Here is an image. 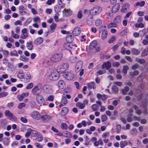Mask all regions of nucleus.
Segmentation results:
<instances>
[{"label": "nucleus", "instance_id": "13d9d810", "mask_svg": "<svg viewBox=\"0 0 148 148\" xmlns=\"http://www.w3.org/2000/svg\"><path fill=\"white\" fill-rule=\"evenodd\" d=\"M144 25L142 23H136L135 24V27L137 28H143L144 27Z\"/></svg>", "mask_w": 148, "mask_h": 148}, {"label": "nucleus", "instance_id": "39448f33", "mask_svg": "<svg viewBox=\"0 0 148 148\" xmlns=\"http://www.w3.org/2000/svg\"><path fill=\"white\" fill-rule=\"evenodd\" d=\"M69 65L66 63H64L59 65L57 68V70L60 73H62L66 71L68 68Z\"/></svg>", "mask_w": 148, "mask_h": 148}, {"label": "nucleus", "instance_id": "393cba45", "mask_svg": "<svg viewBox=\"0 0 148 148\" xmlns=\"http://www.w3.org/2000/svg\"><path fill=\"white\" fill-rule=\"evenodd\" d=\"M108 33V31L106 30H104L102 32L101 35V38L102 39L104 40L106 38Z\"/></svg>", "mask_w": 148, "mask_h": 148}, {"label": "nucleus", "instance_id": "2f4dec72", "mask_svg": "<svg viewBox=\"0 0 148 148\" xmlns=\"http://www.w3.org/2000/svg\"><path fill=\"white\" fill-rule=\"evenodd\" d=\"M68 111V110L66 107H64L62 108L61 114L62 115H64L66 114Z\"/></svg>", "mask_w": 148, "mask_h": 148}, {"label": "nucleus", "instance_id": "dca6fc26", "mask_svg": "<svg viewBox=\"0 0 148 148\" xmlns=\"http://www.w3.org/2000/svg\"><path fill=\"white\" fill-rule=\"evenodd\" d=\"M111 67L110 62L109 61L104 62L102 65V68L103 69L105 68L106 70L108 69Z\"/></svg>", "mask_w": 148, "mask_h": 148}, {"label": "nucleus", "instance_id": "f257e3e1", "mask_svg": "<svg viewBox=\"0 0 148 148\" xmlns=\"http://www.w3.org/2000/svg\"><path fill=\"white\" fill-rule=\"evenodd\" d=\"M47 75L49 79L53 81L57 80L59 77V75L58 72H54L52 70H48Z\"/></svg>", "mask_w": 148, "mask_h": 148}, {"label": "nucleus", "instance_id": "0e129e2a", "mask_svg": "<svg viewBox=\"0 0 148 148\" xmlns=\"http://www.w3.org/2000/svg\"><path fill=\"white\" fill-rule=\"evenodd\" d=\"M136 60L137 62H139L141 64H142L145 62V60L143 59H139L136 58Z\"/></svg>", "mask_w": 148, "mask_h": 148}, {"label": "nucleus", "instance_id": "bf43d9fd", "mask_svg": "<svg viewBox=\"0 0 148 148\" xmlns=\"http://www.w3.org/2000/svg\"><path fill=\"white\" fill-rule=\"evenodd\" d=\"M112 91L115 93L117 92L118 91L117 87L116 86H113L112 88Z\"/></svg>", "mask_w": 148, "mask_h": 148}, {"label": "nucleus", "instance_id": "37998d69", "mask_svg": "<svg viewBox=\"0 0 148 148\" xmlns=\"http://www.w3.org/2000/svg\"><path fill=\"white\" fill-rule=\"evenodd\" d=\"M20 60L25 62H27L29 60L28 59L24 56H21L20 57Z\"/></svg>", "mask_w": 148, "mask_h": 148}, {"label": "nucleus", "instance_id": "69168bd1", "mask_svg": "<svg viewBox=\"0 0 148 148\" xmlns=\"http://www.w3.org/2000/svg\"><path fill=\"white\" fill-rule=\"evenodd\" d=\"M93 22V20L90 18H88L87 20V23L89 25H91L92 24Z\"/></svg>", "mask_w": 148, "mask_h": 148}, {"label": "nucleus", "instance_id": "864d4df0", "mask_svg": "<svg viewBox=\"0 0 148 148\" xmlns=\"http://www.w3.org/2000/svg\"><path fill=\"white\" fill-rule=\"evenodd\" d=\"M56 27V24L55 23H53L50 26V29L52 31H54Z\"/></svg>", "mask_w": 148, "mask_h": 148}, {"label": "nucleus", "instance_id": "1a4fd4ad", "mask_svg": "<svg viewBox=\"0 0 148 148\" xmlns=\"http://www.w3.org/2000/svg\"><path fill=\"white\" fill-rule=\"evenodd\" d=\"M32 93L37 95L40 93L41 91V88L39 85L36 86L32 90Z\"/></svg>", "mask_w": 148, "mask_h": 148}, {"label": "nucleus", "instance_id": "423d86ee", "mask_svg": "<svg viewBox=\"0 0 148 148\" xmlns=\"http://www.w3.org/2000/svg\"><path fill=\"white\" fill-rule=\"evenodd\" d=\"M5 114L6 116H8L10 118V119L12 120L16 121L17 118L13 115V114L9 110H6L5 111L4 113Z\"/></svg>", "mask_w": 148, "mask_h": 148}, {"label": "nucleus", "instance_id": "8fccbe9b", "mask_svg": "<svg viewBox=\"0 0 148 148\" xmlns=\"http://www.w3.org/2000/svg\"><path fill=\"white\" fill-rule=\"evenodd\" d=\"M8 93L5 92H2L0 93V98L6 97L8 95Z\"/></svg>", "mask_w": 148, "mask_h": 148}, {"label": "nucleus", "instance_id": "2eb2a0df", "mask_svg": "<svg viewBox=\"0 0 148 148\" xmlns=\"http://www.w3.org/2000/svg\"><path fill=\"white\" fill-rule=\"evenodd\" d=\"M42 121L45 122H48L51 119V117L47 114H45L41 116V118Z\"/></svg>", "mask_w": 148, "mask_h": 148}, {"label": "nucleus", "instance_id": "e433bc0d", "mask_svg": "<svg viewBox=\"0 0 148 148\" xmlns=\"http://www.w3.org/2000/svg\"><path fill=\"white\" fill-rule=\"evenodd\" d=\"M129 67L127 65H124L123 67L122 72L125 74L126 75L127 73V71L129 69Z\"/></svg>", "mask_w": 148, "mask_h": 148}, {"label": "nucleus", "instance_id": "680f3d73", "mask_svg": "<svg viewBox=\"0 0 148 148\" xmlns=\"http://www.w3.org/2000/svg\"><path fill=\"white\" fill-rule=\"evenodd\" d=\"M82 12L81 10H79L77 14V17L79 19L81 18L82 17Z\"/></svg>", "mask_w": 148, "mask_h": 148}, {"label": "nucleus", "instance_id": "7c9ffc66", "mask_svg": "<svg viewBox=\"0 0 148 148\" xmlns=\"http://www.w3.org/2000/svg\"><path fill=\"white\" fill-rule=\"evenodd\" d=\"M30 131L31 135L32 136L34 137L36 136L39 134L38 132L35 130L30 129Z\"/></svg>", "mask_w": 148, "mask_h": 148}, {"label": "nucleus", "instance_id": "b1692460", "mask_svg": "<svg viewBox=\"0 0 148 148\" xmlns=\"http://www.w3.org/2000/svg\"><path fill=\"white\" fill-rule=\"evenodd\" d=\"M19 13L22 15H23L25 13V8L23 5H20L19 7Z\"/></svg>", "mask_w": 148, "mask_h": 148}, {"label": "nucleus", "instance_id": "9b49d317", "mask_svg": "<svg viewBox=\"0 0 148 148\" xmlns=\"http://www.w3.org/2000/svg\"><path fill=\"white\" fill-rule=\"evenodd\" d=\"M31 116L34 119L38 120L41 118V116L37 111H33L31 113Z\"/></svg>", "mask_w": 148, "mask_h": 148}, {"label": "nucleus", "instance_id": "412c9836", "mask_svg": "<svg viewBox=\"0 0 148 148\" xmlns=\"http://www.w3.org/2000/svg\"><path fill=\"white\" fill-rule=\"evenodd\" d=\"M67 101L66 97H63L61 99V104L59 105V106L61 107L65 106L67 103Z\"/></svg>", "mask_w": 148, "mask_h": 148}, {"label": "nucleus", "instance_id": "6e6552de", "mask_svg": "<svg viewBox=\"0 0 148 148\" xmlns=\"http://www.w3.org/2000/svg\"><path fill=\"white\" fill-rule=\"evenodd\" d=\"M27 30V28H24L21 30V34L20 36V38L22 39H26L28 37Z\"/></svg>", "mask_w": 148, "mask_h": 148}, {"label": "nucleus", "instance_id": "a211bd4d", "mask_svg": "<svg viewBox=\"0 0 148 148\" xmlns=\"http://www.w3.org/2000/svg\"><path fill=\"white\" fill-rule=\"evenodd\" d=\"M58 87L59 89H64L65 87V84L63 81L60 80L58 81Z\"/></svg>", "mask_w": 148, "mask_h": 148}, {"label": "nucleus", "instance_id": "ddd939ff", "mask_svg": "<svg viewBox=\"0 0 148 148\" xmlns=\"http://www.w3.org/2000/svg\"><path fill=\"white\" fill-rule=\"evenodd\" d=\"M88 100L87 99L84 100L83 101V103H78L76 104V106L78 107L80 109H84L85 106L88 104Z\"/></svg>", "mask_w": 148, "mask_h": 148}, {"label": "nucleus", "instance_id": "c9c22d12", "mask_svg": "<svg viewBox=\"0 0 148 148\" xmlns=\"http://www.w3.org/2000/svg\"><path fill=\"white\" fill-rule=\"evenodd\" d=\"M131 51L132 53L135 55H138L140 53V51L139 50L135 48H132Z\"/></svg>", "mask_w": 148, "mask_h": 148}, {"label": "nucleus", "instance_id": "6e6d98bb", "mask_svg": "<svg viewBox=\"0 0 148 148\" xmlns=\"http://www.w3.org/2000/svg\"><path fill=\"white\" fill-rule=\"evenodd\" d=\"M26 104L23 103H21L19 104L18 108L19 109H21L24 107H25V106Z\"/></svg>", "mask_w": 148, "mask_h": 148}, {"label": "nucleus", "instance_id": "a19ab883", "mask_svg": "<svg viewBox=\"0 0 148 148\" xmlns=\"http://www.w3.org/2000/svg\"><path fill=\"white\" fill-rule=\"evenodd\" d=\"M121 21V16H116L114 20V22L115 23H119Z\"/></svg>", "mask_w": 148, "mask_h": 148}, {"label": "nucleus", "instance_id": "de8ad7c7", "mask_svg": "<svg viewBox=\"0 0 148 148\" xmlns=\"http://www.w3.org/2000/svg\"><path fill=\"white\" fill-rule=\"evenodd\" d=\"M61 128L62 130H66L67 128V125L65 123H62L61 124Z\"/></svg>", "mask_w": 148, "mask_h": 148}, {"label": "nucleus", "instance_id": "f704fd0d", "mask_svg": "<svg viewBox=\"0 0 148 148\" xmlns=\"http://www.w3.org/2000/svg\"><path fill=\"white\" fill-rule=\"evenodd\" d=\"M128 145V143L126 141H121L120 143V146L121 148H123Z\"/></svg>", "mask_w": 148, "mask_h": 148}, {"label": "nucleus", "instance_id": "72a5a7b5", "mask_svg": "<svg viewBox=\"0 0 148 148\" xmlns=\"http://www.w3.org/2000/svg\"><path fill=\"white\" fill-rule=\"evenodd\" d=\"M118 26L115 23H110L107 25V27L109 28L112 27H116Z\"/></svg>", "mask_w": 148, "mask_h": 148}, {"label": "nucleus", "instance_id": "052dcab7", "mask_svg": "<svg viewBox=\"0 0 148 148\" xmlns=\"http://www.w3.org/2000/svg\"><path fill=\"white\" fill-rule=\"evenodd\" d=\"M116 37L115 36H112L108 41V43L110 44L113 43L115 40Z\"/></svg>", "mask_w": 148, "mask_h": 148}, {"label": "nucleus", "instance_id": "3c124183", "mask_svg": "<svg viewBox=\"0 0 148 148\" xmlns=\"http://www.w3.org/2000/svg\"><path fill=\"white\" fill-rule=\"evenodd\" d=\"M102 21L101 19H97L95 22V24L96 26H99L102 24Z\"/></svg>", "mask_w": 148, "mask_h": 148}, {"label": "nucleus", "instance_id": "f03ea898", "mask_svg": "<svg viewBox=\"0 0 148 148\" xmlns=\"http://www.w3.org/2000/svg\"><path fill=\"white\" fill-rule=\"evenodd\" d=\"M83 65V62L82 61H79L77 62L75 65V70L76 73L80 72L79 75L82 76L84 73V69H82Z\"/></svg>", "mask_w": 148, "mask_h": 148}, {"label": "nucleus", "instance_id": "f8f14e48", "mask_svg": "<svg viewBox=\"0 0 148 148\" xmlns=\"http://www.w3.org/2000/svg\"><path fill=\"white\" fill-rule=\"evenodd\" d=\"M43 88L44 91L47 93H50L52 92V87L50 85H45Z\"/></svg>", "mask_w": 148, "mask_h": 148}, {"label": "nucleus", "instance_id": "58836bf2", "mask_svg": "<svg viewBox=\"0 0 148 148\" xmlns=\"http://www.w3.org/2000/svg\"><path fill=\"white\" fill-rule=\"evenodd\" d=\"M133 108L136 111V113L138 115H140L141 114V111L140 109H138V107L136 106H134Z\"/></svg>", "mask_w": 148, "mask_h": 148}, {"label": "nucleus", "instance_id": "ea45409f", "mask_svg": "<svg viewBox=\"0 0 148 148\" xmlns=\"http://www.w3.org/2000/svg\"><path fill=\"white\" fill-rule=\"evenodd\" d=\"M129 90V87L127 86H125L124 89L122 90V92L123 94L125 95L127 94V92Z\"/></svg>", "mask_w": 148, "mask_h": 148}, {"label": "nucleus", "instance_id": "4468645a", "mask_svg": "<svg viewBox=\"0 0 148 148\" xmlns=\"http://www.w3.org/2000/svg\"><path fill=\"white\" fill-rule=\"evenodd\" d=\"M81 32V29L79 27H76L73 29L72 33L74 36H77L80 34Z\"/></svg>", "mask_w": 148, "mask_h": 148}, {"label": "nucleus", "instance_id": "6ab92c4d", "mask_svg": "<svg viewBox=\"0 0 148 148\" xmlns=\"http://www.w3.org/2000/svg\"><path fill=\"white\" fill-rule=\"evenodd\" d=\"M51 61L49 59L46 58L44 60L43 63L44 66L48 67L51 65Z\"/></svg>", "mask_w": 148, "mask_h": 148}, {"label": "nucleus", "instance_id": "0eeeda50", "mask_svg": "<svg viewBox=\"0 0 148 148\" xmlns=\"http://www.w3.org/2000/svg\"><path fill=\"white\" fill-rule=\"evenodd\" d=\"M36 100L38 103L41 106L44 105L45 103V99L42 96L40 95H37L36 97Z\"/></svg>", "mask_w": 148, "mask_h": 148}, {"label": "nucleus", "instance_id": "603ef678", "mask_svg": "<svg viewBox=\"0 0 148 148\" xmlns=\"http://www.w3.org/2000/svg\"><path fill=\"white\" fill-rule=\"evenodd\" d=\"M24 74L22 72H19L17 74V77L19 78L23 79L24 77Z\"/></svg>", "mask_w": 148, "mask_h": 148}, {"label": "nucleus", "instance_id": "f3484780", "mask_svg": "<svg viewBox=\"0 0 148 148\" xmlns=\"http://www.w3.org/2000/svg\"><path fill=\"white\" fill-rule=\"evenodd\" d=\"M120 8V5L119 3H116L113 6L112 11L113 13H115L117 12Z\"/></svg>", "mask_w": 148, "mask_h": 148}, {"label": "nucleus", "instance_id": "9d476101", "mask_svg": "<svg viewBox=\"0 0 148 148\" xmlns=\"http://www.w3.org/2000/svg\"><path fill=\"white\" fill-rule=\"evenodd\" d=\"M63 76L64 78L68 80H71L73 78V74L70 72H66L64 73Z\"/></svg>", "mask_w": 148, "mask_h": 148}, {"label": "nucleus", "instance_id": "c756f323", "mask_svg": "<svg viewBox=\"0 0 148 148\" xmlns=\"http://www.w3.org/2000/svg\"><path fill=\"white\" fill-rule=\"evenodd\" d=\"M94 145L95 146H98L99 145H102L103 144V141L101 139H99L97 141L95 142L94 143Z\"/></svg>", "mask_w": 148, "mask_h": 148}, {"label": "nucleus", "instance_id": "e2e57ef3", "mask_svg": "<svg viewBox=\"0 0 148 148\" xmlns=\"http://www.w3.org/2000/svg\"><path fill=\"white\" fill-rule=\"evenodd\" d=\"M26 79H29L32 78V76L31 74L29 72H28L25 75Z\"/></svg>", "mask_w": 148, "mask_h": 148}, {"label": "nucleus", "instance_id": "7ed1b4c3", "mask_svg": "<svg viewBox=\"0 0 148 148\" xmlns=\"http://www.w3.org/2000/svg\"><path fill=\"white\" fill-rule=\"evenodd\" d=\"M102 10V8L101 7L95 6L91 10L90 13L92 15H95L99 14Z\"/></svg>", "mask_w": 148, "mask_h": 148}, {"label": "nucleus", "instance_id": "4be33fe9", "mask_svg": "<svg viewBox=\"0 0 148 148\" xmlns=\"http://www.w3.org/2000/svg\"><path fill=\"white\" fill-rule=\"evenodd\" d=\"M43 41V39L42 38L40 37L36 39L34 41V43L36 45H39L42 43Z\"/></svg>", "mask_w": 148, "mask_h": 148}, {"label": "nucleus", "instance_id": "5fc2aeb1", "mask_svg": "<svg viewBox=\"0 0 148 148\" xmlns=\"http://www.w3.org/2000/svg\"><path fill=\"white\" fill-rule=\"evenodd\" d=\"M107 116L105 114L101 116V120L102 122L106 121L107 119Z\"/></svg>", "mask_w": 148, "mask_h": 148}, {"label": "nucleus", "instance_id": "a878e982", "mask_svg": "<svg viewBox=\"0 0 148 148\" xmlns=\"http://www.w3.org/2000/svg\"><path fill=\"white\" fill-rule=\"evenodd\" d=\"M97 44V43L96 40H94L92 41L90 45V49L92 50L95 48Z\"/></svg>", "mask_w": 148, "mask_h": 148}, {"label": "nucleus", "instance_id": "5701e85b", "mask_svg": "<svg viewBox=\"0 0 148 148\" xmlns=\"http://www.w3.org/2000/svg\"><path fill=\"white\" fill-rule=\"evenodd\" d=\"M88 88L89 89H91L92 88L95 89L96 88V86L95 83L93 82L89 83L87 84Z\"/></svg>", "mask_w": 148, "mask_h": 148}, {"label": "nucleus", "instance_id": "338daca9", "mask_svg": "<svg viewBox=\"0 0 148 148\" xmlns=\"http://www.w3.org/2000/svg\"><path fill=\"white\" fill-rule=\"evenodd\" d=\"M2 53L5 57H7L9 55V52L6 50H4L2 51Z\"/></svg>", "mask_w": 148, "mask_h": 148}, {"label": "nucleus", "instance_id": "20e7f679", "mask_svg": "<svg viewBox=\"0 0 148 148\" xmlns=\"http://www.w3.org/2000/svg\"><path fill=\"white\" fill-rule=\"evenodd\" d=\"M62 57V56L61 54H56L52 56L50 60L53 62H56L60 60Z\"/></svg>", "mask_w": 148, "mask_h": 148}, {"label": "nucleus", "instance_id": "49530a36", "mask_svg": "<svg viewBox=\"0 0 148 148\" xmlns=\"http://www.w3.org/2000/svg\"><path fill=\"white\" fill-rule=\"evenodd\" d=\"M58 3L60 8H63L65 7V5L62 3V0H58Z\"/></svg>", "mask_w": 148, "mask_h": 148}, {"label": "nucleus", "instance_id": "79ce46f5", "mask_svg": "<svg viewBox=\"0 0 148 148\" xmlns=\"http://www.w3.org/2000/svg\"><path fill=\"white\" fill-rule=\"evenodd\" d=\"M10 142L9 139L7 138H5L3 140V143L4 145H8Z\"/></svg>", "mask_w": 148, "mask_h": 148}, {"label": "nucleus", "instance_id": "4d7b16f0", "mask_svg": "<svg viewBox=\"0 0 148 148\" xmlns=\"http://www.w3.org/2000/svg\"><path fill=\"white\" fill-rule=\"evenodd\" d=\"M33 20L34 22H40V19L38 16H36L33 18Z\"/></svg>", "mask_w": 148, "mask_h": 148}, {"label": "nucleus", "instance_id": "774afa93", "mask_svg": "<svg viewBox=\"0 0 148 148\" xmlns=\"http://www.w3.org/2000/svg\"><path fill=\"white\" fill-rule=\"evenodd\" d=\"M109 135V132H106L102 134V136L104 138H106Z\"/></svg>", "mask_w": 148, "mask_h": 148}, {"label": "nucleus", "instance_id": "473e14b6", "mask_svg": "<svg viewBox=\"0 0 148 148\" xmlns=\"http://www.w3.org/2000/svg\"><path fill=\"white\" fill-rule=\"evenodd\" d=\"M138 74L139 72L137 70L131 71L129 73L130 75L132 77H134L137 75Z\"/></svg>", "mask_w": 148, "mask_h": 148}, {"label": "nucleus", "instance_id": "09e8293b", "mask_svg": "<svg viewBox=\"0 0 148 148\" xmlns=\"http://www.w3.org/2000/svg\"><path fill=\"white\" fill-rule=\"evenodd\" d=\"M145 2L144 1H142L140 2H137L136 3V6H140V7H143L145 4Z\"/></svg>", "mask_w": 148, "mask_h": 148}, {"label": "nucleus", "instance_id": "c03bdc74", "mask_svg": "<svg viewBox=\"0 0 148 148\" xmlns=\"http://www.w3.org/2000/svg\"><path fill=\"white\" fill-rule=\"evenodd\" d=\"M91 108L93 111H95L98 110L99 106L97 104H94L92 106Z\"/></svg>", "mask_w": 148, "mask_h": 148}, {"label": "nucleus", "instance_id": "cd10ccee", "mask_svg": "<svg viewBox=\"0 0 148 148\" xmlns=\"http://www.w3.org/2000/svg\"><path fill=\"white\" fill-rule=\"evenodd\" d=\"M72 46L70 44V43L67 42L65 43L64 45V48L68 50H71L72 49V47L71 46Z\"/></svg>", "mask_w": 148, "mask_h": 148}, {"label": "nucleus", "instance_id": "a18cd8bd", "mask_svg": "<svg viewBox=\"0 0 148 148\" xmlns=\"http://www.w3.org/2000/svg\"><path fill=\"white\" fill-rule=\"evenodd\" d=\"M64 136L66 137L71 138L72 135L71 133L67 131H66L64 132Z\"/></svg>", "mask_w": 148, "mask_h": 148}, {"label": "nucleus", "instance_id": "aec40b11", "mask_svg": "<svg viewBox=\"0 0 148 148\" xmlns=\"http://www.w3.org/2000/svg\"><path fill=\"white\" fill-rule=\"evenodd\" d=\"M63 13L64 14V15L66 16L71 15L72 13V12L70 10L65 8L63 11Z\"/></svg>", "mask_w": 148, "mask_h": 148}, {"label": "nucleus", "instance_id": "c85d7f7f", "mask_svg": "<svg viewBox=\"0 0 148 148\" xmlns=\"http://www.w3.org/2000/svg\"><path fill=\"white\" fill-rule=\"evenodd\" d=\"M73 39V37L72 35H69L66 36V40L67 42L70 43L72 42Z\"/></svg>", "mask_w": 148, "mask_h": 148}, {"label": "nucleus", "instance_id": "4c0bfd02", "mask_svg": "<svg viewBox=\"0 0 148 148\" xmlns=\"http://www.w3.org/2000/svg\"><path fill=\"white\" fill-rule=\"evenodd\" d=\"M26 46L28 49L30 50H32L33 48L32 42H27V44Z\"/></svg>", "mask_w": 148, "mask_h": 148}, {"label": "nucleus", "instance_id": "bb28decb", "mask_svg": "<svg viewBox=\"0 0 148 148\" xmlns=\"http://www.w3.org/2000/svg\"><path fill=\"white\" fill-rule=\"evenodd\" d=\"M129 5L128 3H125L123 4L121 9L122 12H124L129 8Z\"/></svg>", "mask_w": 148, "mask_h": 148}]
</instances>
